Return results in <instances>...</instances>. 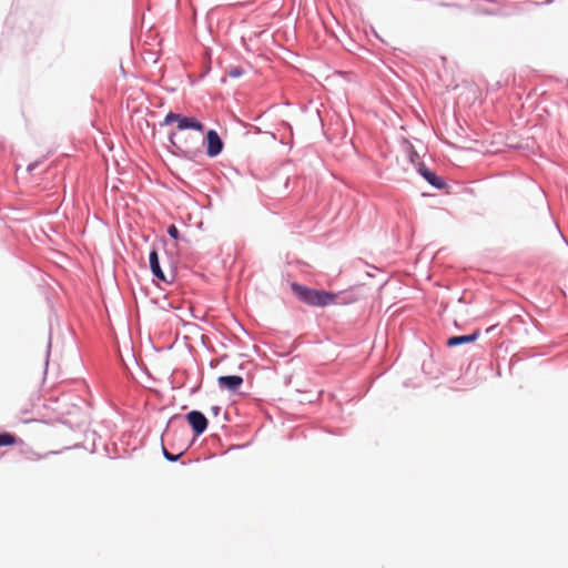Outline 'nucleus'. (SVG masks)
<instances>
[{
    "label": "nucleus",
    "instance_id": "obj_6",
    "mask_svg": "<svg viewBox=\"0 0 568 568\" xmlns=\"http://www.w3.org/2000/svg\"><path fill=\"white\" fill-rule=\"evenodd\" d=\"M480 333L478 329H476L474 333L469 335H462V336H452L447 339V346L448 347H455L459 346L462 344L466 343H473L479 337Z\"/></svg>",
    "mask_w": 568,
    "mask_h": 568
},
{
    "label": "nucleus",
    "instance_id": "obj_4",
    "mask_svg": "<svg viewBox=\"0 0 568 568\" xmlns=\"http://www.w3.org/2000/svg\"><path fill=\"white\" fill-rule=\"evenodd\" d=\"M207 139V149L206 153L209 156L214 158L222 152L223 142L219 136L217 132L214 130H210L206 134Z\"/></svg>",
    "mask_w": 568,
    "mask_h": 568
},
{
    "label": "nucleus",
    "instance_id": "obj_2",
    "mask_svg": "<svg viewBox=\"0 0 568 568\" xmlns=\"http://www.w3.org/2000/svg\"><path fill=\"white\" fill-rule=\"evenodd\" d=\"M291 287L300 301L312 306H327L335 303L337 298V294L308 288L297 283H292Z\"/></svg>",
    "mask_w": 568,
    "mask_h": 568
},
{
    "label": "nucleus",
    "instance_id": "obj_11",
    "mask_svg": "<svg viewBox=\"0 0 568 568\" xmlns=\"http://www.w3.org/2000/svg\"><path fill=\"white\" fill-rule=\"evenodd\" d=\"M168 233H169V235H170L172 239H174V240H178V239H179V230H178V227H176L174 224H172V225H170V226H169V229H168Z\"/></svg>",
    "mask_w": 568,
    "mask_h": 568
},
{
    "label": "nucleus",
    "instance_id": "obj_10",
    "mask_svg": "<svg viewBox=\"0 0 568 568\" xmlns=\"http://www.w3.org/2000/svg\"><path fill=\"white\" fill-rule=\"evenodd\" d=\"M162 450H163L164 457L170 462H176L183 454V453H180V454L173 455L164 446H162Z\"/></svg>",
    "mask_w": 568,
    "mask_h": 568
},
{
    "label": "nucleus",
    "instance_id": "obj_13",
    "mask_svg": "<svg viewBox=\"0 0 568 568\" xmlns=\"http://www.w3.org/2000/svg\"><path fill=\"white\" fill-rule=\"evenodd\" d=\"M219 409H220L219 407H214L213 412H215L217 414Z\"/></svg>",
    "mask_w": 568,
    "mask_h": 568
},
{
    "label": "nucleus",
    "instance_id": "obj_8",
    "mask_svg": "<svg viewBox=\"0 0 568 568\" xmlns=\"http://www.w3.org/2000/svg\"><path fill=\"white\" fill-rule=\"evenodd\" d=\"M422 174L433 186H435L437 189L444 187V185H445L444 180L442 178H439L438 175H436L434 172H432L427 169H424V170H422Z\"/></svg>",
    "mask_w": 568,
    "mask_h": 568
},
{
    "label": "nucleus",
    "instance_id": "obj_9",
    "mask_svg": "<svg viewBox=\"0 0 568 568\" xmlns=\"http://www.w3.org/2000/svg\"><path fill=\"white\" fill-rule=\"evenodd\" d=\"M18 438L10 433H0V446H12L18 443Z\"/></svg>",
    "mask_w": 568,
    "mask_h": 568
},
{
    "label": "nucleus",
    "instance_id": "obj_5",
    "mask_svg": "<svg viewBox=\"0 0 568 568\" xmlns=\"http://www.w3.org/2000/svg\"><path fill=\"white\" fill-rule=\"evenodd\" d=\"M217 383L221 387L236 392L243 384V378L237 375L220 376Z\"/></svg>",
    "mask_w": 568,
    "mask_h": 568
},
{
    "label": "nucleus",
    "instance_id": "obj_1",
    "mask_svg": "<svg viewBox=\"0 0 568 568\" xmlns=\"http://www.w3.org/2000/svg\"><path fill=\"white\" fill-rule=\"evenodd\" d=\"M176 123L178 130L170 133V142L176 151L187 159L202 152L205 126L197 119L169 112L161 125Z\"/></svg>",
    "mask_w": 568,
    "mask_h": 568
},
{
    "label": "nucleus",
    "instance_id": "obj_7",
    "mask_svg": "<svg viewBox=\"0 0 568 568\" xmlns=\"http://www.w3.org/2000/svg\"><path fill=\"white\" fill-rule=\"evenodd\" d=\"M149 261H150V267H151V271H152L153 275L155 277H158L159 280L163 281V282H169L168 278L165 277L164 273L162 272L161 267H160L159 257H158L156 251H152L150 253Z\"/></svg>",
    "mask_w": 568,
    "mask_h": 568
},
{
    "label": "nucleus",
    "instance_id": "obj_12",
    "mask_svg": "<svg viewBox=\"0 0 568 568\" xmlns=\"http://www.w3.org/2000/svg\"><path fill=\"white\" fill-rule=\"evenodd\" d=\"M229 74L233 78H237L242 74V70L239 68H234V69L230 70Z\"/></svg>",
    "mask_w": 568,
    "mask_h": 568
},
{
    "label": "nucleus",
    "instance_id": "obj_3",
    "mask_svg": "<svg viewBox=\"0 0 568 568\" xmlns=\"http://www.w3.org/2000/svg\"><path fill=\"white\" fill-rule=\"evenodd\" d=\"M186 419L196 435L202 434L207 427V419L201 412H190L186 415Z\"/></svg>",
    "mask_w": 568,
    "mask_h": 568
}]
</instances>
